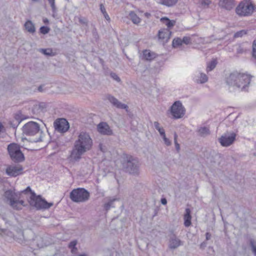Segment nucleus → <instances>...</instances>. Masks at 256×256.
I'll return each instance as SVG.
<instances>
[{"mask_svg": "<svg viewBox=\"0 0 256 256\" xmlns=\"http://www.w3.org/2000/svg\"><path fill=\"white\" fill-rule=\"evenodd\" d=\"M252 76L234 71L225 78V82L230 92H248Z\"/></svg>", "mask_w": 256, "mask_h": 256, "instance_id": "obj_1", "label": "nucleus"}, {"mask_svg": "<svg viewBox=\"0 0 256 256\" xmlns=\"http://www.w3.org/2000/svg\"><path fill=\"white\" fill-rule=\"evenodd\" d=\"M92 146V140L90 135L82 132L78 136V138L74 144L73 148L70 153V158L74 161H79L82 156L90 150Z\"/></svg>", "mask_w": 256, "mask_h": 256, "instance_id": "obj_2", "label": "nucleus"}, {"mask_svg": "<svg viewBox=\"0 0 256 256\" xmlns=\"http://www.w3.org/2000/svg\"><path fill=\"white\" fill-rule=\"evenodd\" d=\"M22 134L27 136H35L30 141L32 142H38L42 141L44 134L43 131L40 128L39 124L30 121L26 123L22 128Z\"/></svg>", "mask_w": 256, "mask_h": 256, "instance_id": "obj_3", "label": "nucleus"}, {"mask_svg": "<svg viewBox=\"0 0 256 256\" xmlns=\"http://www.w3.org/2000/svg\"><path fill=\"white\" fill-rule=\"evenodd\" d=\"M122 166L126 172L134 176H138L139 174L140 163L137 158L130 155L126 154L122 162Z\"/></svg>", "mask_w": 256, "mask_h": 256, "instance_id": "obj_4", "label": "nucleus"}, {"mask_svg": "<svg viewBox=\"0 0 256 256\" xmlns=\"http://www.w3.org/2000/svg\"><path fill=\"white\" fill-rule=\"evenodd\" d=\"M28 202L36 210H48L54 205L53 202H48L40 195L37 196L35 192H32V196H30Z\"/></svg>", "mask_w": 256, "mask_h": 256, "instance_id": "obj_5", "label": "nucleus"}, {"mask_svg": "<svg viewBox=\"0 0 256 256\" xmlns=\"http://www.w3.org/2000/svg\"><path fill=\"white\" fill-rule=\"evenodd\" d=\"M90 198L89 192L84 188H78L72 190L70 194V198L74 202H84Z\"/></svg>", "mask_w": 256, "mask_h": 256, "instance_id": "obj_6", "label": "nucleus"}, {"mask_svg": "<svg viewBox=\"0 0 256 256\" xmlns=\"http://www.w3.org/2000/svg\"><path fill=\"white\" fill-rule=\"evenodd\" d=\"M8 151L11 160L15 162H20L24 160V156L18 144L12 143L8 146Z\"/></svg>", "mask_w": 256, "mask_h": 256, "instance_id": "obj_7", "label": "nucleus"}, {"mask_svg": "<svg viewBox=\"0 0 256 256\" xmlns=\"http://www.w3.org/2000/svg\"><path fill=\"white\" fill-rule=\"evenodd\" d=\"M170 112L174 119H179L184 116L186 109L180 100L174 102L170 109Z\"/></svg>", "mask_w": 256, "mask_h": 256, "instance_id": "obj_8", "label": "nucleus"}, {"mask_svg": "<svg viewBox=\"0 0 256 256\" xmlns=\"http://www.w3.org/2000/svg\"><path fill=\"white\" fill-rule=\"evenodd\" d=\"M254 6L250 3L241 2L236 9V13L240 16H248L253 12Z\"/></svg>", "mask_w": 256, "mask_h": 256, "instance_id": "obj_9", "label": "nucleus"}, {"mask_svg": "<svg viewBox=\"0 0 256 256\" xmlns=\"http://www.w3.org/2000/svg\"><path fill=\"white\" fill-rule=\"evenodd\" d=\"M236 134L235 132H227L218 138V141L222 146L228 147L234 143L236 139Z\"/></svg>", "mask_w": 256, "mask_h": 256, "instance_id": "obj_10", "label": "nucleus"}, {"mask_svg": "<svg viewBox=\"0 0 256 256\" xmlns=\"http://www.w3.org/2000/svg\"><path fill=\"white\" fill-rule=\"evenodd\" d=\"M55 130L58 132L64 133L68 130L70 125L65 118H58L54 123Z\"/></svg>", "mask_w": 256, "mask_h": 256, "instance_id": "obj_11", "label": "nucleus"}, {"mask_svg": "<svg viewBox=\"0 0 256 256\" xmlns=\"http://www.w3.org/2000/svg\"><path fill=\"white\" fill-rule=\"evenodd\" d=\"M23 168L22 166L18 165V166L10 165L6 170V174L11 177H16L22 174Z\"/></svg>", "mask_w": 256, "mask_h": 256, "instance_id": "obj_12", "label": "nucleus"}, {"mask_svg": "<svg viewBox=\"0 0 256 256\" xmlns=\"http://www.w3.org/2000/svg\"><path fill=\"white\" fill-rule=\"evenodd\" d=\"M98 131L102 135L112 136L113 132L108 124L106 122H100L97 126Z\"/></svg>", "mask_w": 256, "mask_h": 256, "instance_id": "obj_13", "label": "nucleus"}, {"mask_svg": "<svg viewBox=\"0 0 256 256\" xmlns=\"http://www.w3.org/2000/svg\"><path fill=\"white\" fill-rule=\"evenodd\" d=\"M107 99L108 101L114 106L118 108L124 109L126 110V111L128 110V106L120 102L117 98H116L114 96L108 94L106 96Z\"/></svg>", "mask_w": 256, "mask_h": 256, "instance_id": "obj_14", "label": "nucleus"}, {"mask_svg": "<svg viewBox=\"0 0 256 256\" xmlns=\"http://www.w3.org/2000/svg\"><path fill=\"white\" fill-rule=\"evenodd\" d=\"M158 54L150 50H144L142 52V58L147 61H152L156 58Z\"/></svg>", "mask_w": 256, "mask_h": 256, "instance_id": "obj_15", "label": "nucleus"}, {"mask_svg": "<svg viewBox=\"0 0 256 256\" xmlns=\"http://www.w3.org/2000/svg\"><path fill=\"white\" fill-rule=\"evenodd\" d=\"M248 44L247 42H243L241 44H236L234 47L236 48V54L238 55L246 54L249 49L246 45Z\"/></svg>", "mask_w": 256, "mask_h": 256, "instance_id": "obj_16", "label": "nucleus"}, {"mask_svg": "<svg viewBox=\"0 0 256 256\" xmlns=\"http://www.w3.org/2000/svg\"><path fill=\"white\" fill-rule=\"evenodd\" d=\"M219 6L227 10H230L234 6V0H220Z\"/></svg>", "mask_w": 256, "mask_h": 256, "instance_id": "obj_17", "label": "nucleus"}, {"mask_svg": "<svg viewBox=\"0 0 256 256\" xmlns=\"http://www.w3.org/2000/svg\"><path fill=\"white\" fill-rule=\"evenodd\" d=\"M182 244L181 240L176 238L175 234L170 237L169 248L170 249H175Z\"/></svg>", "mask_w": 256, "mask_h": 256, "instance_id": "obj_18", "label": "nucleus"}, {"mask_svg": "<svg viewBox=\"0 0 256 256\" xmlns=\"http://www.w3.org/2000/svg\"><path fill=\"white\" fill-rule=\"evenodd\" d=\"M171 34L172 32L168 28L163 29L158 31V36L159 39L167 42L170 39Z\"/></svg>", "mask_w": 256, "mask_h": 256, "instance_id": "obj_19", "label": "nucleus"}, {"mask_svg": "<svg viewBox=\"0 0 256 256\" xmlns=\"http://www.w3.org/2000/svg\"><path fill=\"white\" fill-rule=\"evenodd\" d=\"M4 196L5 198L6 199V200L9 202V204L11 203L12 201L18 198V194L12 190H6L4 192Z\"/></svg>", "mask_w": 256, "mask_h": 256, "instance_id": "obj_20", "label": "nucleus"}, {"mask_svg": "<svg viewBox=\"0 0 256 256\" xmlns=\"http://www.w3.org/2000/svg\"><path fill=\"white\" fill-rule=\"evenodd\" d=\"M185 214H184V225L186 227H189L192 224L191 220V210L189 208H186Z\"/></svg>", "mask_w": 256, "mask_h": 256, "instance_id": "obj_21", "label": "nucleus"}, {"mask_svg": "<svg viewBox=\"0 0 256 256\" xmlns=\"http://www.w3.org/2000/svg\"><path fill=\"white\" fill-rule=\"evenodd\" d=\"M158 4L170 8L174 6L178 0H154Z\"/></svg>", "mask_w": 256, "mask_h": 256, "instance_id": "obj_22", "label": "nucleus"}, {"mask_svg": "<svg viewBox=\"0 0 256 256\" xmlns=\"http://www.w3.org/2000/svg\"><path fill=\"white\" fill-rule=\"evenodd\" d=\"M24 26L25 29L30 34H33L36 32L35 25L30 20H26Z\"/></svg>", "mask_w": 256, "mask_h": 256, "instance_id": "obj_23", "label": "nucleus"}, {"mask_svg": "<svg viewBox=\"0 0 256 256\" xmlns=\"http://www.w3.org/2000/svg\"><path fill=\"white\" fill-rule=\"evenodd\" d=\"M160 21L166 24L168 29L172 28L176 24V21L170 20L167 17H163L160 18Z\"/></svg>", "mask_w": 256, "mask_h": 256, "instance_id": "obj_24", "label": "nucleus"}, {"mask_svg": "<svg viewBox=\"0 0 256 256\" xmlns=\"http://www.w3.org/2000/svg\"><path fill=\"white\" fill-rule=\"evenodd\" d=\"M129 17L132 22L136 24H138L141 22L140 18L137 16V14L134 12L131 11L129 14Z\"/></svg>", "mask_w": 256, "mask_h": 256, "instance_id": "obj_25", "label": "nucleus"}, {"mask_svg": "<svg viewBox=\"0 0 256 256\" xmlns=\"http://www.w3.org/2000/svg\"><path fill=\"white\" fill-rule=\"evenodd\" d=\"M22 120V119H20V116L18 115H16L15 116L14 120L9 122V124L12 128H16L20 124Z\"/></svg>", "mask_w": 256, "mask_h": 256, "instance_id": "obj_26", "label": "nucleus"}, {"mask_svg": "<svg viewBox=\"0 0 256 256\" xmlns=\"http://www.w3.org/2000/svg\"><path fill=\"white\" fill-rule=\"evenodd\" d=\"M39 52H42L43 54L48 56H56V53L52 52V50L50 48H40Z\"/></svg>", "mask_w": 256, "mask_h": 256, "instance_id": "obj_27", "label": "nucleus"}, {"mask_svg": "<svg viewBox=\"0 0 256 256\" xmlns=\"http://www.w3.org/2000/svg\"><path fill=\"white\" fill-rule=\"evenodd\" d=\"M198 132L200 136L203 137L206 136L210 134V129L206 126L200 128L198 130Z\"/></svg>", "mask_w": 256, "mask_h": 256, "instance_id": "obj_28", "label": "nucleus"}, {"mask_svg": "<svg viewBox=\"0 0 256 256\" xmlns=\"http://www.w3.org/2000/svg\"><path fill=\"white\" fill-rule=\"evenodd\" d=\"M118 199L116 198H108V202L106 203L104 205V210L106 212H108L111 207H113L112 204L114 202L117 200Z\"/></svg>", "mask_w": 256, "mask_h": 256, "instance_id": "obj_29", "label": "nucleus"}, {"mask_svg": "<svg viewBox=\"0 0 256 256\" xmlns=\"http://www.w3.org/2000/svg\"><path fill=\"white\" fill-rule=\"evenodd\" d=\"M48 0L52 8V16L54 18H56V14L57 12V8L56 6V4H55V0Z\"/></svg>", "mask_w": 256, "mask_h": 256, "instance_id": "obj_30", "label": "nucleus"}, {"mask_svg": "<svg viewBox=\"0 0 256 256\" xmlns=\"http://www.w3.org/2000/svg\"><path fill=\"white\" fill-rule=\"evenodd\" d=\"M10 206L16 210H20L22 209V207L18 202L17 198L14 200L12 201L11 203L9 204Z\"/></svg>", "mask_w": 256, "mask_h": 256, "instance_id": "obj_31", "label": "nucleus"}, {"mask_svg": "<svg viewBox=\"0 0 256 256\" xmlns=\"http://www.w3.org/2000/svg\"><path fill=\"white\" fill-rule=\"evenodd\" d=\"M76 240H72L68 244V248L71 249L72 253H74L77 250V248L76 247Z\"/></svg>", "mask_w": 256, "mask_h": 256, "instance_id": "obj_32", "label": "nucleus"}, {"mask_svg": "<svg viewBox=\"0 0 256 256\" xmlns=\"http://www.w3.org/2000/svg\"><path fill=\"white\" fill-rule=\"evenodd\" d=\"M217 62L216 60H212L208 65L206 68V70L208 72L213 70L216 66Z\"/></svg>", "mask_w": 256, "mask_h": 256, "instance_id": "obj_33", "label": "nucleus"}, {"mask_svg": "<svg viewBox=\"0 0 256 256\" xmlns=\"http://www.w3.org/2000/svg\"><path fill=\"white\" fill-rule=\"evenodd\" d=\"M100 10L102 13L103 14L104 16L107 20H110V18L106 12V8L102 4H100Z\"/></svg>", "mask_w": 256, "mask_h": 256, "instance_id": "obj_34", "label": "nucleus"}, {"mask_svg": "<svg viewBox=\"0 0 256 256\" xmlns=\"http://www.w3.org/2000/svg\"><path fill=\"white\" fill-rule=\"evenodd\" d=\"M248 30H239L236 32L234 33V38H242L244 35H246L247 34Z\"/></svg>", "mask_w": 256, "mask_h": 256, "instance_id": "obj_35", "label": "nucleus"}, {"mask_svg": "<svg viewBox=\"0 0 256 256\" xmlns=\"http://www.w3.org/2000/svg\"><path fill=\"white\" fill-rule=\"evenodd\" d=\"M182 44V39L180 38H174L172 42V46L174 48L178 47Z\"/></svg>", "mask_w": 256, "mask_h": 256, "instance_id": "obj_36", "label": "nucleus"}, {"mask_svg": "<svg viewBox=\"0 0 256 256\" xmlns=\"http://www.w3.org/2000/svg\"><path fill=\"white\" fill-rule=\"evenodd\" d=\"M208 81L207 76L204 73H200V79L196 80L198 83L204 84Z\"/></svg>", "mask_w": 256, "mask_h": 256, "instance_id": "obj_37", "label": "nucleus"}, {"mask_svg": "<svg viewBox=\"0 0 256 256\" xmlns=\"http://www.w3.org/2000/svg\"><path fill=\"white\" fill-rule=\"evenodd\" d=\"M250 246L251 248V250L254 256H256V245L254 240L250 239Z\"/></svg>", "mask_w": 256, "mask_h": 256, "instance_id": "obj_38", "label": "nucleus"}, {"mask_svg": "<svg viewBox=\"0 0 256 256\" xmlns=\"http://www.w3.org/2000/svg\"><path fill=\"white\" fill-rule=\"evenodd\" d=\"M252 57L256 60V40H254L252 42Z\"/></svg>", "mask_w": 256, "mask_h": 256, "instance_id": "obj_39", "label": "nucleus"}, {"mask_svg": "<svg viewBox=\"0 0 256 256\" xmlns=\"http://www.w3.org/2000/svg\"><path fill=\"white\" fill-rule=\"evenodd\" d=\"M50 28L47 26H42L40 28V32L44 34H46L49 32Z\"/></svg>", "mask_w": 256, "mask_h": 256, "instance_id": "obj_40", "label": "nucleus"}, {"mask_svg": "<svg viewBox=\"0 0 256 256\" xmlns=\"http://www.w3.org/2000/svg\"><path fill=\"white\" fill-rule=\"evenodd\" d=\"M178 135L175 132L174 133V142L176 146V149L178 152L180 151V146L177 141Z\"/></svg>", "mask_w": 256, "mask_h": 256, "instance_id": "obj_41", "label": "nucleus"}, {"mask_svg": "<svg viewBox=\"0 0 256 256\" xmlns=\"http://www.w3.org/2000/svg\"><path fill=\"white\" fill-rule=\"evenodd\" d=\"M110 76L114 80H115L117 82H120L121 80L116 73L114 72H111L110 73Z\"/></svg>", "mask_w": 256, "mask_h": 256, "instance_id": "obj_42", "label": "nucleus"}, {"mask_svg": "<svg viewBox=\"0 0 256 256\" xmlns=\"http://www.w3.org/2000/svg\"><path fill=\"white\" fill-rule=\"evenodd\" d=\"M182 44L184 43L186 44H188L190 42V38L188 36H184L182 39Z\"/></svg>", "mask_w": 256, "mask_h": 256, "instance_id": "obj_43", "label": "nucleus"}, {"mask_svg": "<svg viewBox=\"0 0 256 256\" xmlns=\"http://www.w3.org/2000/svg\"><path fill=\"white\" fill-rule=\"evenodd\" d=\"M22 192L26 194L28 192H30V196H32V192H34V191L32 190L30 187L28 186L24 190L22 191Z\"/></svg>", "mask_w": 256, "mask_h": 256, "instance_id": "obj_44", "label": "nucleus"}, {"mask_svg": "<svg viewBox=\"0 0 256 256\" xmlns=\"http://www.w3.org/2000/svg\"><path fill=\"white\" fill-rule=\"evenodd\" d=\"M78 22L81 24L87 25L88 24V20L85 18H78Z\"/></svg>", "mask_w": 256, "mask_h": 256, "instance_id": "obj_45", "label": "nucleus"}, {"mask_svg": "<svg viewBox=\"0 0 256 256\" xmlns=\"http://www.w3.org/2000/svg\"><path fill=\"white\" fill-rule=\"evenodd\" d=\"M162 138L164 142V143L165 144L168 146H169L171 144V142L169 140L168 138L166 136H163L162 137Z\"/></svg>", "mask_w": 256, "mask_h": 256, "instance_id": "obj_46", "label": "nucleus"}, {"mask_svg": "<svg viewBox=\"0 0 256 256\" xmlns=\"http://www.w3.org/2000/svg\"><path fill=\"white\" fill-rule=\"evenodd\" d=\"M158 130V131L161 136L163 137L166 136L164 130L162 128Z\"/></svg>", "mask_w": 256, "mask_h": 256, "instance_id": "obj_47", "label": "nucleus"}, {"mask_svg": "<svg viewBox=\"0 0 256 256\" xmlns=\"http://www.w3.org/2000/svg\"><path fill=\"white\" fill-rule=\"evenodd\" d=\"M210 4V1L208 0H203L202 2V4L203 6H208Z\"/></svg>", "mask_w": 256, "mask_h": 256, "instance_id": "obj_48", "label": "nucleus"}, {"mask_svg": "<svg viewBox=\"0 0 256 256\" xmlns=\"http://www.w3.org/2000/svg\"><path fill=\"white\" fill-rule=\"evenodd\" d=\"M212 238V234L209 232H206V240H210Z\"/></svg>", "mask_w": 256, "mask_h": 256, "instance_id": "obj_49", "label": "nucleus"}, {"mask_svg": "<svg viewBox=\"0 0 256 256\" xmlns=\"http://www.w3.org/2000/svg\"><path fill=\"white\" fill-rule=\"evenodd\" d=\"M154 126L155 128L158 130L160 128H161L160 126V124L158 122H154Z\"/></svg>", "mask_w": 256, "mask_h": 256, "instance_id": "obj_50", "label": "nucleus"}, {"mask_svg": "<svg viewBox=\"0 0 256 256\" xmlns=\"http://www.w3.org/2000/svg\"><path fill=\"white\" fill-rule=\"evenodd\" d=\"M42 0H30V4H39L42 2Z\"/></svg>", "mask_w": 256, "mask_h": 256, "instance_id": "obj_51", "label": "nucleus"}, {"mask_svg": "<svg viewBox=\"0 0 256 256\" xmlns=\"http://www.w3.org/2000/svg\"><path fill=\"white\" fill-rule=\"evenodd\" d=\"M160 202L162 204L166 205L167 204V200L166 198H161Z\"/></svg>", "mask_w": 256, "mask_h": 256, "instance_id": "obj_52", "label": "nucleus"}, {"mask_svg": "<svg viewBox=\"0 0 256 256\" xmlns=\"http://www.w3.org/2000/svg\"><path fill=\"white\" fill-rule=\"evenodd\" d=\"M18 202L19 203V204H20V205L21 206L22 208V206H25L24 202L23 200H18Z\"/></svg>", "mask_w": 256, "mask_h": 256, "instance_id": "obj_53", "label": "nucleus"}, {"mask_svg": "<svg viewBox=\"0 0 256 256\" xmlns=\"http://www.w3.org/2000/svg\"><path fill=\"white\" fill-rule=\"evenodd\" d=\"M38 90L40 92H44V90L43 89V86L42 85L38 87Z\"/></svg>", "mask_w": 256, "mask_h": 256, "instance_id": "obj_54", "label": "nucleus"}, {"mask_svg": "<svg viewBox=\"0 0 256 256\" xmlns=\"http://www.w3.org/2000/svg\"><path fill=\"white\" fill-rule=\"evenodd\" d=\"M98 62H99L100 64L102 66L104 65V62L103 60V59H102V58H98Z\"/></svg>", "mask_w": 256, "mask_h": 256, "instance_id": "obj_55", "label": "nucleus"}, {"mask_svg": "<svg viewBox=\"0 0 256 256\" xmlns=\"http://www.w3.org/2000/svg\"><path fill=\"white\" fill-rule=\"evenodd\" d=\"M43 22L44 23L46 24V23H48L49 20L48 18H44V19Z\"/></svg>", "mask_w": 256, "mask_h": 256, "instance_id": "obj_56", "label": "nucleus"}, {"mask_svg": "<svg viewBox=\"0 0 256 256\" xmlns=\"http://www.w3.org/2000/svg\"><path fill=\"white\" fill-rule=\"evenodd\" d=\"M144 15H145L146 17L148 18V17L150 16V13H148V12H146V13L144 14Z\"/></svg>", "mask_w": 256, "mask_h": 256, "instance_id": "obj_57", "label": "nucleus"}, {"mask_svg": "<svg viewBox=\"0 0 256 256\" xmlns=\"http://www.w3.org/2000/svg\"><path fill=\"white\" fill-rule=\"evenodd\" d=\"M93 34L95 38H96V36H98V33L96 32H95L94 31H93Z\"/></svg>", "mask_w": 256, "mask_h": 256, "instance_id": "obj_58", "label": "nucleus"}, {"mask_svg": "<svg viewBox=\"0 0 256 256\" xmlns=\"http://www.w3.org/2000/svg\"><path fill=\"white\" fill-rule=\"evenodd\" d=\"M27 140V139H26V138H22V141H23V142H24V140Z\"/></svg>", "mask_w": 256, "mask_h": 256, "instance_id": "obj_59", "label": "nucleus"}, {"mask_svg": "<svg viewBox=\"0 0 256 256\" xmlns=\"http://www.w3.org/2000/svg\"><path fill=\"white\" fill-rule=\"evenodd\" d=\"M78 256H86V254H80Z\"/></svg>", "mask_w": 256, "mask_h": 256, "instance_id": "obj_60", "label": "nucleus"}, {"mask_svg": "<svg viewBox=\"0 0 256 256\" xmlns=\"http://www.w3.org/2000/svg\"><path fill=\"white\" fill-rule=\"evenodd\" d=\"M204 243L201 244V246H204V244H203Z\"/></svg>", "mask_w": 256, "mask_h": 256, "instance_id": "obj_61", "label": "nucleus"}, {"mask_svg": "<svg viewBox=\"0 0 256 256\" xmlns=\"http://www.w3.org/2000/svg\"><path fill=\"white\" fill-rule=\"evenodd\" d=\"M204 243L201 244V246H204V244H203Z\"/></svg>", "mask_w": 256, "mask_h": 256, "instance_id": "obj_62", "label": "nucleus"}]
</instances>
